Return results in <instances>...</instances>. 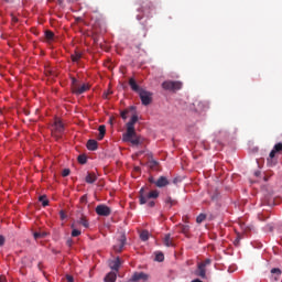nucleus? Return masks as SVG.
<instances>
[{"instance_id": "obj_52", "label": "nucleus", "mask_w": 282, "mask_h": 282, "mask_svg": "<svg viewBox=\"0 0 282 282\" xmlns=\"http://www.w3.org/2000/svg\"><path fill=\"white\" fill-rule=\"evenodd\" d=\"M135 171H140V167H135Z\"/></svg>"}, {"instance_id": "obj_5", "label": "nucleus", "mask_w": 282, "mask_h": 282, "mask_svg": "<svg viewBox=\"0 0 282 282\" xmlns=\"http://www.w3.org/2000/svg\"><path fill=\"white\" fill-rule=\"evenodd\" d=\"M140 99L142 105H144V107H148V105H151L152 100H153V94H151L148 90H142L139 93Z\"/></svg>"}, {"instance_id": "obj_15", "label": "nucleus", "mask_w": 282, "mask_h": 282, "mask_svg": "<svg viewBox=\"0 0 282 282\" xmlns=\"http://www.w3.org/2000/svg\"><path fill=\"white\" fill-rule=\"evenodd\" d=\"M276 152L273 150L270 152L269 158L267 159L268 166H276V159H274Z\"/></svg>"}, {"instance_id": "obj_22", "label": "nucleus", "mask_w": 282, "mask_h": 282, "mask_svg": "<svg viewBox=\"0 0 282 282\" xmlns=\"http://www.w3.org/2000/svg\"><path fill=\"white\" fill-rule=\"evenodd\" d=\"M70 58H72L73 63H78V61H80L83 58V53L75 51V53L73 55H70Z\"/></svg>"}, {"instance_id": "obj_16", "label": "nucleus", "mask_w": 282, "mask_h": 282, "mask_svg": "<svg viewBox=\"0 0 282 282\" xmlns=\"http://www.w3.org/2000/svg\"><path fill=\"white\" fill-rule=\"evenodd\" d=\"M196 276H200V279H206V268L204 267V264L198 263Z\"/></svg>"}, {"instance_id": "obj_42", "label": "nucleus", "mask_w": 282, "mask_h": 282, "mask_svg": "<svg viewBox=\"0 0 282 282\" xmlns=\"http://www.w3.org/2000/svg\"><path fill=\"white\" fill-rule=\"evenodd\" d=\"M66 280H67V282H74V276H72V275H66Z\"/></svg>"}, {"instance_id": "obj_11", "label": "nucleus", "mask_w": 282, "mask_h": 282, "mask_svg": "<svg viewBox=\"0 0 282 282\" xmlns=\"http://www.w3.org/2000/svg\"><path fill=\"white\" fill-rule=\"evenodd\" d=\"M121 265H122V260H120V257H117L115 260H111L109 262V268L111 270H115V272H119Z\"/></svg>"}, {"instance_id": "obj_46", "label": "nucleus", "mask_w": 282, "mask_h": 282, "mask_svg": "<svg viewBox=\"0 0 282 282\" xmlns=\"http://www.w3.org/2000/svg\"><path fill=\"white\" fill-rule=\"evenodd\" d=\"M149 182H150L151 184H155V180H153V177H150V178H149Z\"/></svg>"}, {"instance_id": "obj_31", "label": "nucleus", "mask_w": 282, "mask_h": 282, "mask_svg": "<svg viewBox=\"0 0 282 282\" xmlns=\"http://www.w3.org/2000/svg\"><path fill=\"white\" fill-rule=\"evenodd\" d=\"M34 239H43L44 237H47L46 232H34L33 234Z\"/></svg>"}, {"instance_id": "obj_18", "label": "nucleus", "mask_w": 282, "mask_h": 282, "mask_svg": "<svg viewBox=\"0 0 282 282\" xmlns=\"http://www.w3.org/2000/svg\"><path fill=\"white\" fill-rule=\"evenodd\" d=\"M116 279H118V274H117L116 272H109V273L105 276L104 281H105V282H116Z\"/></svg>"}, {"instance_id": "obj_53", "label": "nucleus", "mask_w": 282, "mask_h": 282, "mask_svg": "<svg viewBox=\"0 0 282 282\" xmlns=\"http://www.w3.org/2000/svg\"><path fill=\"white\" fill-rule=\"evenodd\" d=\"M59 1V3H63V0H58Z\"/></svg>"}, {"instance_id": "obj_6", "label": "nucleus", "mask_w": 282, "mask_h": 282, "mask_svg": "<svg viewBox=\"0 0 282 282\" xmlns=\"http://www.w3.org/2000/svg\"><path fill=\"white\" fill-rule=\"evenodd\" d=\"M95 213H97L99 217H109V215H111V208L107 205H98Z\"/></svg>"}, {"instance_id": "obj_32", "label": "nucleus", "mask_w": 282, "mask_h": 282, "mask_svg": "<svg viewBox=\"0 0 282 282\" xmlns=\"http://www.w3.org/2000/svg\"><path fill=\"white\" fill-rule=\"evenodd\" d=\"M72 228H73V230H72V237H80L82 231L78 230V229H76V228H74V225H72Z\"/></svg>"}, {"instance_id": "obj_7", "label": "nucleus", "mask_w": 282, "mask_h": 282, "mask_svg": "<svg viewBox=\"0 0 282 282\" xmlns=\"http://www.w3.org/2000/svg\"><path fill=\"white\" fill-rule=\"evenodd\" d=\"M141 10L145 14H151V12L155 10V4H153V2H151L150 0H144L141 2Z\"/></svg>"}, {"instance_id": "obj_2", "label": "nucleus", "mask_w": 282, "mask_h": 282, "mask_svg": "<svg viewBox=\"0 0 282 282\" xmlns=\"http://www.w3.org/2000/svg\"><path fill=\"white\" fill-rule=\"evenodd\" d=\"M160 197V192L151 191L149 192L148 188L142 187L139 192V204L144 205L148 204L149 208H153L155 206L154 200L149 199H158Z\"/></svg>"}, {"instance_id": "obj_35", "label": "nucleus", "mask_w": 282, "mask_h": 282, "mask_svg": "<svg viewBox=\"0 0 282 282\" xmlns=\"http://www.w3.org/2000/svg\"><path fill=\"white\" fill-rule=\"evenodd\" d=\"M155 261H159L160 263H162V261H164V253L162 252L156 253Z\"/></svg>"}, {"instance_id": "obj_25", "label": "nucleus", "mask_w": 282, "mask_h": 282, "mask_svg": "<svg viewBox=\"0 0 282 282\" xmlns=\"http://www.w3.org/2000/svg\"><path fill=\"white\" fill-rule=\"evenodd\" d=\"M271 274H275L274 281H279V278L281 276L282 272L279 268L271 269Z\"/></svg>"}, {"instance_id": "obj_13", "label": "nucleus", "mask_w": 282, "mask_h": 282, "mask_svg": "<svg viewBox=\"0 0 282 282\" xmlns=\"http://www.w3.org/2000/svg\"><path fill=\"white\" fill-rule=\"evenodd\" d=\"M89 89V85L84 84L83 86L78 85L75 86V90H73L74 94H76V96H80V94H85V91H88Z\"/></svg>"}, {"instance_id": "obj_44", "label": "nucleus", "mask_w": 282, "mask_h": 282, "mask_svg": "<svg viewBox=\"0 0 282 282\" xmlns=\"http://www.w3.org/2000/svg\"><path fill=\"white\" fill-rule=\"evenodd\" d=\"M67 246L72 247V243H74V241L72 239L67 240Z\"/></svg>"}, {"instance_id": "obj_41", "label": "nucleus", "mask_w": 282, "mask_h": 282, "mask_svg": "<svg viewBox=\"0 0 282 282\" xmlns=\"http://www.w3.org/2000/svg\"><path fill=\"white\" fill-rule=\"evenodd\" d=\"M4 243H6V237L0 236V247L4 246Z\"/></svg>"}, {"instance_id": "obj_34", "label": "nucleus", "mask_w": 282, "mask_h": 282, "mask_svg": "<svg viewBox=\"0 0 282 282\" xmlns=\"http://www.w3.org/2000/svg\"><path fill=\"white\" fill-rule=\"evenodd\" d=\"M273 151H275V153H282V143H276L273 147Z\"/></svg>"}, {"instance_id": "obj_33", "label": "nucleus", "mask_w": 282, "mask_h": 282, "mask_svg": "<svg viewBox=\"0 0 282 282\" xmlns=\"http://www.w3.org/2000/svg\"><path fill=\"white\" fill-rule=\"evenodd\" d=\"M210 263H213V260L210 258H207L205 261L199 262V264L203 265V268L210 265Z\"/></svg>"}, {"instance_id": "obj_30", "label": "nucleus", "mask_w": 282, "mask_h": 282, "mask_svg": "<svg viewBox=\"0 0 282 282\" xmlns=\"http://www.w3.org/2000/svg\"><path fill=\"white\" fill-rule=\"evenodd\" d=\"M206 221V214H199L196 218V224H202Z\"/></svg>"}, {"instance_id": "obj_26", "label": "nucleus", "mask_w": 282, "mask_h": 282, "mask_svg": "<svg viewBox=\"0 0 282 282\" xmlns=\"http://www.w3.org/2000/svg\"><path fill=\"white\" fill-rule=\"evenodd\" d=\"M45 39L48 43H52V41H54V32L45 31Z\"/></svg>"}, {"instance_id": "obj_39", "label": "nucleus", "mask_w": 282, "mask_h": 282, "mask_svg": "<svg viewBox=\"0 0 282 282\" xmlns=\"http://www.w3.org/2000/svg\"><path fill=\"white\" fill-rule=\"evenodd\" d=\"M69 173H72V171H69V169L63 170V172H62V177H67V176H69Z\"/></svg>"}, {"instance_id": "obj_3", "label": "nucleus", "mask_w": 282, "mask_h": 282, "mask_svg": "<svg viewBox=\"0 0 282 282\" xmlns=\"http://www.w3.org/2000/svg\"><path fill=\"white\" fill-rule=\"evenodd\" d=\"M183 85L184 84L178 80H165L162 83V88L165 89V91H180Z\"/></svg>"}, {"instance_id": "obj_19", "label": "nucleus", "mask_w": 282, "mask_h": 282, "mask_svg": "<svg viewBox=\"0 0 282 282\" xmlns=\"http://www.w3.org/2000/svg\"><path fill=\"white\" fill-rule=\"evenodd\" d=\"M99 134L97 137L98 140H102L107 133V127L105 124L99 126L98 128Z\"/></svg>"}, {"instance_id": "obj_8", "label": "nucleus", "mask_w": 282, "mask_h": 282, "mask_svg": "<svg viewBox=\"0 0 282 282\" xmlns=\"http://www.w3.org/2000/svg\"><path fill=\"white\" fill-rule=\"evenodd\" d=\"M129 281L130 282H140V281L147 282V281H149V274H147L144 272H134Z\"/></svg>"}, {"instance_id": "obj_14", "label": "nucleus", "mask_w": 282, "mask_h": 282, "mask_svg": "<svg viewBox=\"0 0 282 282\" xmlns=\"http://www.w3.org/2000/svg\"><path fill=\"white\" fill-rule=\"evenodd\" d=\"M135 112V107L131 106L127 109H124L123 111L120 112V116L122 118V120H127L129 118V113H134Z\"/></svg>"}, {"instance_id": "obj_20", "label": "nucleus", "mask_w": 282, "mask_h": 282, "mask_svg": "<svg viewBox=\"0 0 282 282\" xmlns=\"http://www.w3.org/2000/svg\"><path fill=\"white\" fill-rule=\"evenodd\" d=\"M163 243L164 246H166V248H171L173 247V239L171 238V234H166L164 239H163Z\"/></svg>"}, {"instance_id": "obj_1", "label": "nucleus", "mask_w": 282, "mask_h": 282, "mask_svg": "<svg viewBox=\"0 0 282 282\" xmlns=\"http://www.w3.org/2000/svg\"><path fill=\"white\" fill-rule=\"evenodd\" d=\"M135 122H138V115L132 113L130 121L126 124L127 131L123 133L122 140L123 142H131L134 147H138L140 144V138L135 133Z\"/></svg>"}, {"instance_id": "obj_24", "label": "nucleus", "mask_w": 282, "mask_h": 282, "mask_svg": "<svg viewBox=\"0 0 282 282\" xmlns=\"http://www.w3.org/2000/svg\"><path fill=\"white\" fill-rule=\"evenodd\" d=\"M78 224H80V226H84V228H89V220H87V217L82 216L78 220Z\"/></svg>"}, {"instance_id": "obj_10", "label": "nucleus", "mask_w": 282, "mask_h": 282, "mask_svg": "<svg viewBox=\"0 0 282 282\" xmlns=\"http://www.w3.org/2000/svg\"><path fill=\"white\" fill-rule=\"evenodd\" d=\"M155 186L158 188H164L165 186H169V184H171V182H169V178L166 176H160L155 182H154Z\"/></svg>"}, {"instance_id": "obj_9", "label": "nucleus", "mask_w": 282, "mask_h": 282, "mask_svg": "<svg viewBox=\"0 0 282 282\" xmlns=\"http://www.w3.org/2000/svg\"><path fill=\"white\" fill-rule=\"evenodd\" d=\"M124 246H127V236L121 235L118 239V243L113 246L115 252H121Z\"/></svg>"}, {"instance_id": "obj_27", "label": "nucleus", "mask_w": 282, "mask_h": 282, "mask_svg": "<svg viewBox=\"0 0 282 282\" xmlns=\"http://www.w3.org/2000/svg\"><path fill=\"white\" fill-rule=\"evenodd\" d=\"M39 202H41L42 206H44V207L50 206V200L47 199V196H45V195L40 196Z\"/></svg>"}, {"instance_id": "obj_12", "label": "nucleus", "mask_w": 282, "mask_h": 282, "mask_svg": "<svg viewBox=\"0 0 282 282\" xmlns=\"http://www.w3.org/2000/svg\"><path fill=\"white\" fill-rule=\"evenodd\" d=\"M129 86L132 89V91H135V94H140V91L143 90L142 88H140V85H138L133 77L129 79Z\"/></svg>"}, {"instance_id": "obj_36", "label": "nucleus", "mask_w": 282, "mask_h": 282, "mask_svg": "<svg viewBox=\"0 0 282 282\" xmlns=\"http://www.w3.org/2000/svg\"><path fill=\"white\" fill-rule=\"evenodd\" d=\"M76 86L78 87V79H76V77H72V89H73V91L76 89Z\"/></svg>"}, {"instance_id": "obj_45", "label": "nucleus", "mask_w": 282, "mask_h": 282, "mask_svg": "<svg viewBox=\"0 0 282 282\" xmlns=\"http://www.w3.org/2000/svg\"><path fill=\"white\" fill-rule=\"evenodd\" d=\"M254 175H256V177H259V175H261V172L260 171H256Z\"/></svg>"}, {"instance_id": "obj_23", "label": "nucleus", "mask_w": 282, "mask_h": 282, "mask_svg": "<svg viewBox=\"0 0 282 282\" xmlns=\"http://www.w3.org/2000/svg\"><path fill=\"white\" fill-rule=\"evenodd\" d=\"M96 180H98V176H96V174H94V173H88L86 176L87 184H94V182H96Z\"/></svg>"}, {"instance_id": "obj_40", "label": "nucleus", "mask_w": 282, "mask_h": 282, "mask_svg": "<svg viewBox=\"0 0 282 282\" xmlns=\"http://www.w3.org/2000/svg\"><path fill=\"white\" fill-rule=\"evenodd\" d=\"M59 217H61L62 220L67 219V215L65 214L64 210H61V212H59Z\"/></svg>"}, {"instance_id": "obj_17", "label": "nucleus", "mask_w": 282, "mask_h": 282, "mask_svg": "<svg viewBox=\"0 0 282 282\" xmlns=\"http://www.w3.org/2000/svg\"><path fill=\"white\" fill-rule=\"evenodd\" d=\"M87 149L88 151H98V141L90 139L87 142Z\"/></svg>"}, {"instance_id": "obj_29", "label": "nucleus", "mask_w": 282, "mask_h": 282, "mask_svg": "<svg viewBox=\"0 0 282 282\" xmlns=\"http://www.w3.org/2000/svg\"><path fill=\"white\" fill-rule=\"evenodd\" d=\"M140 239H141V241H149V231L143 230V231L140 234Z\"/></svg>"}, {"instance_id": "obj_51", "label": "nucleus", "mask_w": 282, "mask_h": 282, "mask_svg": "<svg viewBox=\"0 0 282 282\" xmlns=\"http://www.w3.org/2000/svg\"><path fill=\"white\" fill-rule=\"evenodd\" d=\"M268 228H269L270 232H272V226H268Z\"/></svg>"}, {"instance_id": "obj_48", "label": "nucleus", "mask_w": 282, "mask_h": 282, "mask_svg": "<svg viewBox=\"0 0 282 282\" xmlns=\"http://www.w3.org/2000/svg\"><path fill=\"white\" fill-rule=\"evenodd\" d=\"M239 238H237L236 240H235V246H239Z\"/></svg>"}, {"instance_id": "obj_38", "label": "nucleus", "mask_w": 282, "mask_h": 282, "mask_svg": "<svg viewBox=\"0 0 282 282\" xmlns=\"http://www.w3.org/2000/svg\"><path fill=\"white\" fill-rule=\"evenodd\" d=\"M181 230L184 232V235H186L188 230H191V227L188 225H183Z\"/></svg>"}, {"instance_id": "obj_54", "label": "nucleus", "mask_w": 282, "mask_h": 282, "mask_svg": "<svg viewBox=\"0 0 282 282\" xmlns=\"http://www.w3.org/2000/svg\"><path fill=\"white\" fill-rule=\"evenodd\" d=\"M4 1H10V0H4Z\"/></svg>"}, {"instance_id": "obj_49", "label": "nucleus", "mask_w": 282, "mask_h": 282, "mask_svg": "<svg viewBox=\"0 0 282 282\" xmlns=\"http://www.w3.org/2000/svg\"><path fill=\"white\" fill-rule=\"evenodd\" d=\"M108 96H109V93L105 94V95H104V98H108Z\"/></svg>"}, {"instance_id": "obj_37", "label": "nucleus", "mask_w": 282, "mask_h": 282, "mask_svg": "<svg viewBox=\"0 0 282 282\" xmlns=\"http://www.w3.org/2000/svg\"><path fill=\"white\" fill-rule=\"evenodd\" d=\"M78 162H79V164H87V156L79 155L78 156Z\"/></svg>"}, {"instance_id": "obj_4", "label": "nucleus", "mask_w": 282, "mask_h": 282, "mask_svg": "<svg viewBox=\"0 0 282 282\" xmlns=\"http://www.w3.org/2000/svg\"><path fill=\"white\" fill-rule=\"evenodd\" d=\"M64 131H65V126L63 124V121H61L59 119H55L52 126L53 135L58 138V135H61V133H63Z\"/></svg>"}, {"instance_id": "obj_47", "label": "nucleus", "mask_w": 282, "mask_h": 282, "mask_svg": "<svg viewBox=\"0 0 282 282\" xmlns=\"http://www.w3.org/2000/svg\"><path fill=\"white\" fill-rule=\"evenodd\" d=\"M12 21H13L14 23H17V21H19V19H17V17L12 15Z\"/></svg>"}, {"instance_id": "obj_43", "label": "nucleus", "mask_w": 282, "mask_h": 282, "mask_svg": "<svg viewBox=\"0 0 282 282\" xmlns=\"http://www.w3.org/2000/svg\"><path fill=\"white\" fill-rule=\"evenodd\" d=\"M0 282H8V279L6 278V275H0Z\"/></svg>"}, {"instance_id": "obj_50", "label": "nucleus", "mask_w": 282, "mask_h": 282, "mask_svg": "<svg viewBox=\"0 0 282 282\" xmlns=\"http://www.w3.org/2000/svg\"><path fill=\"white\" fill-rule=\"evenodd\" d=\"M173 184H177V178H174V180H173Z\"/></svg>"}, {"instance_id": "obj_28", "label": "nucleus", "mask_w": 282, "mask_h": 282, "mask_svg": "<svg viewBox=\"0 0 282 282\" xmlns=\"http://www.w3.org/2000/svg\"><path fill=\"white\" fill-rule=\"evenodd\" d=\"M165 204L169 206V208H173V206H175V204H177V200L173 199L172 197H167L165 199Z\"/></svg>"}, {"instance_id": "obj_21", "label": "nucleus", "mask_w": 282, "mask_h": 282, "mask_svg": "<svg viewBox=\"0 0 282 282\" xmlns=\"http://www.w3.org/2000/svg\"><path fill=\"white\" fill-rule=\"evenodd\" d=\"M196 107H197L196 109H198V111H206V109H208V102L197 101Z\"/></svg>"}]
</instances>
